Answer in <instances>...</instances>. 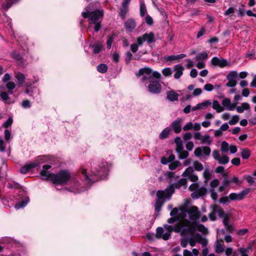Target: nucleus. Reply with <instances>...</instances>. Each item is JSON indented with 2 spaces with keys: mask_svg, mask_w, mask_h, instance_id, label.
<instances>
[{
  "mask_svg": "<svg viewBox=\"0 0 256 256\" xmlns=\"http://www.w3.org/2000/svg\"><path fill=\"white\" fill-rule=\"evenodd\" d=\"M170 129L169 128H165L160 134L159 138L161 140L166 138L169 135Z\"/></svg>",
  "mask_w": 256,
  "mask_h": 256,
  "instance_id": "nucleus-28",
  "label": "nucleus"
},
{
  "mask_svg": "<svg viewBox=\"0 0 256 256\" xmlns=\"http://www.w3.org/2000/svg\"><path fill=\"white\" fill-rule=\"evenodd\" d=\"M211 62L212 64L220 67H224L228 64V62L226 60L220 59L217 57L213 58L211 60Z\"/></svg>",
  "mask_w": 256,
  "mask_h": 256,
  "instance_id": "nucleus-17",
  "label": "nucleus"
},
{
  "mask_svg": "<svg viewBox=\"0 0 256 256\" xmlns=\"http://www.w3.org/2000/svg\"><path fill=\"white\" fill-rule=\"evenodd\" d=\"M162 74L165 76H168L172 74V71L170 68H166L162 70Z\"/></svg>",
  "mask_w": 256,
  "mask_h": 256,
  "instance_id": "nucleus-45",
  "label": "nucleus"
},
{
  "mask_svg": "<svg viewBox=\"0 0 256 256\" xmlns=\"http://www.w3.org/2000/svg\"><path fill=\"white\" fill-rule=\"evenodd\" d=\"M142 76V81L146 84L149 82L148 86V90L152 94H158L161 90V86L158 80H154V78L158 79L160 78V74L157 71H153L148 67L140 68L137 74Z\"/></svg>",
  "mask_w": 256,
  "mask_h": 256,
  "instance_id": "nucleus-3",
  "label": "nucleus"
},
{
  "mask_svg": "<svg viewBox=\"0 0 256 256\" xmlns=\"http://www.w3.org/2000/svg\"><path fill=\"white\" fill-rule=\"evenodd\" d=\"M12 122V118H10L6 122L3 124V126L5 128H7L8 126L11 125Z\"/></svg>",
  "mask_w": 256,
  "mask_h": 256,
  "instance_id": "nucleus-63",
  "label": "nucleus"
},
{
  "mask_svg": "<svg viewBox=\"0 0 256 256\" xmlns=\"http://www.w3.org/2000/svg\"><path fill=\"white\" fill-rule=\"evenodd\" d=\"M145 20L148 25H152L153 24V20L149 15H147L145 18Z\"/></svg>",
  "mask_w": 256,
  "mask_h": 256,
  "instance_id": "nucleus-61",
  "label": "nucleus"
},
{
  "mask_svg": "<svg viewBox=\"0 0 256 256\" xmlns=\"http://www.w3.org/2000/svg\"><path fill=\"white\" fill-rule=\"evenodd\" d=\"M16 86V84L14 82H10L6 84V88H8L9 91L13 90Z\"/></svg>",
  "mask_w": 256,
  "mask_h": 256,
  "instance_id": "nucleus-54",
  "label": "nucleus"
},
{
  "mask_svg": "<svg viewBox=\"0 0 256 256\" xmlns=\"http://www.w3.org/2000/svg\"><path fill=\"white\" fill-rule=\"evenodd\" d=\"M178 157L180 159H184L186 158L188 156V152L186 150H182L180 153H178Z\"/></svg>",
  "mask_w": 256,
  "mask_h": 256,
  "instance_id": "nucleus-49",
  "label": "nucleus"
},
{
  "mask_svg": "<svg viewBox=\"0 0 256 256\" xmlns=\"http://www.w3.org/2000/svg\"><path fill=\"white\" fill-rule=\"evenodd\" d=\"M230 146H229L227 142L225 141L222 142L220 145V150L222 153H225L228 152L230 149Z\"/></svg>",
  "mask_w": 256,
  "mask_h": 256,
  "instance_id": "nucleus-33",
  "label": "nucleus"
},
{
  "mask_svg": "<svg viewBox=\"0 0 256 256\" xmlns=\"http://www.w3.org/2000/svg\"><path fill=\"white\" fill-rule=\"evenodd\" d=\"M180 164L178 161H175L170 164L168 167L170 170H174Z\"/></svg>",
  "mask_w": 256,
  "mask_h": 256,
  "instance_id": "nucleus-46",
  "label": "nucleus"
},
{
  "mask_svg": "<svg viewBox=\"0 0 256 256\" xmlns=\"http://www.w3.org/2000/svg\"><path fill=\"white\" fill-rule=\"evenodd\" d=\"M97 70L100 72L101 73H104L106 72L108 70V66L105 64H100L97 66Z\"/></svg>",
  "mask_w": 256,
  "mask_h": 256,
  "instance_id": "nucleus-37",
  "label": "nucleus"
},
{
  "mask_svg": "<svg viewBox=\"0 0 256 256\" xmlns=\"http://www.w3.org/2000/svg\"><path fill=\"white\" fill-rule=\"evenodd\" d=\"M211 104L212 102L210 100H206L202 103H199V104H200V106L201 107V109L204 107H207Z\"/></svg>",
  "mask_w": 256,
  "mask_h": 256,
  "instance_id": "nucleus-51",
  "label": "nucleus"
},
{
  "mask_svg": "<svg viewBox=\"0 0 256 256\" xmlns=\"http://www.w3.org/2000/svg\"><path fill=\"white\" fill-rule=\"evenodd\" d=\"M193 124L192 122H188L184 127L183 130H188L192 128Z\"/></svg>",
  "mask_w": 256,
  "mask_h": 256,
  "instance_id": "nucleus-53",
  "label": "nucleus"
},
{
  "mask_svg": "<svg viewBox=\"0 0 256 256\" xmlns=\"http://www.w3.org/2000/svg\"><path fill=\"white\" fill-rule=\"evenodd\" d=\"M198 188V184L197 183H194L192 184L190 186H189V190L191 192L196 191V190Z\"/></svg>",
  "mask_w": 256,
  "mask_h": 256,
  "instance_id": "nucleus-58",
  "label": "nucleus"
},
{
  "mask_svg": "<svg viewBox=\"0 0 256 256\" xmlns=\"http://www.w3.org/2000/svg\"><path fill=\"white\" fill-rule=\"evenodd\" d=\"M138 44H133L130 45V50L133 53L136 52L138 50Z\"/></svg>",
  "mask_w": 256,
  "mask_h": 256,
  "instance_id": "nucleus-55",
  "label": "nucleus"
},
{
  "mask_svg": "<svg viewBox=\"0 0 256 256\" xmlns=\"http://www.w3.org/2000/svg\"><path fill=\"white\" fill-rule=\"evenodd\" d=\"M182 119L177 118L170 124L172 129L176 134L180 133L182 130Z\"/></svg>",
  "mask_w": 256,
  "mask_h": 256,
  "instance_id": "nucleus-14",
  "label": "nucleus"
},
{
  "mask_svg": "<svg viewBox=\"0 0 256 256\" xmlns=\"http://www.w3.org/2000/svg\"><path fill=\"white\" fill-rule=\"evenodd\" d=\"M222 107L226 110L232 111L234 110L237 105V102L232 103L229 98H224L222 101Z\"/></svg>",
  "mask_w": 256,
  "mask_h": 256,
  "instance_id": "nucleus-13",
  "label": "nucleus"
},
{
  "mask_svg": "<svg viewBox=\"0 0 256 256\" xmlns=\"http://www.w3.org/2000/svg\"><path fill=\"white\" fill-rule=\"evenodd\" d=\"M212 108L216 111L217 112H220L224 110V108L220 105L218 100H214L212 104Z\"/></svg>",
  "mask_w": 256,
  "mask_h": 256,
  "instance_id": "nucleus-24",
  "label": "nucleus"
},
{
  "mask_svg": "<svg viewBox=\"0 0 256 256\" xmlns=\"http://www.w3.org/2000/svg\"><path fill=\"white\" fill-rule=\"evenodd\" d=\"M235 8L232 7L229 8L224 13V14L230 17L232 16L234 13Z\"/></svg>",
  "mask_w": 256,
  "mask_h": 256,
  "instance_id": "nucleus-43",
  "label": "nucleus"
},
{
  "mask_svg": "<svg viewBox=\"0 0 256 256\" xmlns=\"http://www.w3.org/2000/svg\"><path fill=\"white\" fill-rule=\"evenodd\" d=\"M236 108L237 112L238 113H242L244 110H248L250 109V104L248 102H243L240 106Z\"/></svg>",
  "mask_w": 256,
  "mask_h": 256,
  "instance_id": "nucleus-22",
  "label": "nucleus"
},
{
  "mask_svg": "<svg viewBox=\"0 0 256 256\" xmlns=\"http://www.w3.org/2000/svg\"><path fill=\"white\" fill-rule=\"evenodd\" d=\"M223 219V224L224 226H228L229 224V219L230 218V216L228 214H226L222 218Z\"/></svg>",
  "mask_w": 256,
  "mask_h": 256,
  "instance_id": "nucleus-48",
  "label": "nucleus"
},
{
  "mask_svg": "<svg viewBox=\"0 0 256 256\" xmlns=\"http://www.w3.org/2000/svg\"><path fill=\"white\" fill-rule=\"evenodd\" d=\"M172 232L179 233L182 236V224L177 223L174 226L164 224L163 228L158 227L156 228V236L158 238L166 240L170 238Z\"/></svg>",
  "mask_w": 256,
  "mask_h": 256,
  "instance_id": "nucleus-5",
  "label": "nucleus"
},
{
  "mask_svg": "<svg viewBox=\"0 0 256 256\" xmlns=\"http://www.w3.org/2000/svg\"><path fill=\"white\" fill-rule=\"evenodd\" d=\"M219 184V180L218 179H214L210 183V188L209 192L210 194V196L212 200H216L217 199L218 194L215 192L214 188H216Z\"/></svg>",
  "mask_w": 256,
  "mask_h": 256,
  "instance_id": "nucleus-12",
  "label": "nucleus"
},
{
  "mask_svg": "<svg viewBox=\"0 0 256 256\" xmlns=\"http://www.w3.org/2000/svg\"><path fill=\"white\" fill-rule=\"evenodd\" d=\"M48 165L43 166V169L40 172V176L42 179L44 180H48Z\"/></svg>",
  "mask_w": 256,
  "mask_h": 256,
  "instance_id": "nucleus-23",
  "label": "nucleus"
},
{
  "mask_svg": "<svg viewBox=\"0 0 256 256\" xmlns=\"http://www.w3.org/2000/svg\"><path fill=\"white\" fill-rule=\"evenodd\" d=\"M186 183L187 180L186 178H181L178 182L174 184L172 186H171L170 187L172 186L174 190V188H179L182 186L184 187V188H186L187 186Z\"/></svg>",
  "mask_w": 256,
  "mask_h": 256,
  "instance_id": "nucleus-21",
  "label": "nucleus"
},
{
  "mask_svg": "<svg viewBox=\"0 0 256 256\" xmlns=\"http://www.w3.org/2000/svg\"><path fill=\"white\" fill-rule=\"evenodd\" d=\"M201 142L203 144H210L212 142L210 137L208 135H204L202 136L201 138Z\"/></svg>",
  "mask_w": 256,
  "mask_h": 256,
  "instance_id": "nucleus-34",
  "label": "nucleus"
},
{
  "mask_svg": "<svg viewBox=\"0 0 256 256\" xmlns=\"http://www.w3.org/2000/svg\"><path fill=\"white\" fill-rule=\"evenodd\" d=\"M140 16L142 17L146 14L147 10H146L144 2L143 1L140 0Z\"/></svg>",
  "mask_w": 256,
  "mask_h": 256,
  "instance_id": "nucleus-30",
  "label": "nucleus"
},
{
  "mask_svg": "<svg viewBox=\"0 0 256 256\" xmlns=\"http://www.w3.org/2000/svg\"><path fill=\"white\" fill-rule=\"evenodd\" d=\"M213 208L214 211L220 218L226 214L222 208L218 205H214Z\"/></svg>",
  "mask_w": 256,
  "mask_h": 256,
  "instance_id": "nucleus-26",
  "label": "nucleus"
},
{
  "mask_svg": "<svg viewBox=\"0 0 256 256\" xmlns=\"http://www.w3.org/2000/svg\"><path fill=\"white\" fill-rule=\"evenodd\" d=\"M136 22L132 18L128 19L124 23V26L126 30L132 32L136 26Z\"/></svg>",
  "mask_w": 256,
  "mask_h": 256,
  "instance_id": "nucleus-16",
  "label": "nucleus"
},
{
  "mask_svg": "<svg viewBox=\"0 0 256 256\" xmlns=\"http://www.w3.org/2000/svg\"><path fill=\"white\" fill-rule=\"evenodd\" d=\"M238 251L242 254V256H248L246 252L248 251V249L244 248H240Z\"/></svg>",
  "mask_w": 256,
  "mask_h": 256,
  "instance_id": "nucleus-64",
  "label": "nucleus"
},
{
  "mask_svg": "<svg viewBox=\"0 0 256 256\" xmlns=\"http://www.w3.org/2000/svg\"><path fill=\"white\" fill-rule=\"evenodd\" d=\"M82 16L84 18H88L90 22V28L93 27L96 32H98L101 26L104 11L102 10H96L93 11H88L82 12Z\"/></svg>",
  "mask_w": 256,
  "mask_h": 256,
  "instance_id": "nucleus-4",
  "label": "nucleus"
},
{
  "mask_svg": "<svg viewBox=\"0 0 256 256\" xmlns=\"http://www.w3.org/2000/svg\"><path fill=\"white\" fill-rule=\"evenodd\" d=\"M210 152L211 150L208 146L198 147L195 149L194 154L197 157L208 156L210 155Z\"/></svg>",
  "mask_w": 256,
  "mask_h": 256,
  "instance_id": "nucleus-11",
  "label": "nucleus"
},
{
  "mask_svg": "<svg viewBox=\"0 0 256 256\" xmlns=\"http://www.w3.org/2000/svg\"><path fill=\"white\" fill-rule=\"evenodd\" d=\"M178 94L173 90L166 92V98L170 102L178 100Z\"/></svg>",
  "mask_w": 256,
  "mask_h": 256,
  "instance_id": "nucleus-19",
  "label": "nucleus"
},
{
  "mask_svg": "<svg viewBox=\"0 0 256 256\" xmlns=\"http://www.w3.org/2000/svg\"><path fill=\"white\" fill-rule=\"evenodd\" d=\"M47 160V157L44 156H38L36 159L34 161V162H38V166L40 164L44 162Z\"/></svg>",
  "mask_w": 256,
  "mask_h": 256,
  "instance_id": "nucleus-40",
  "label": "nucleus"
},
{
  "mask_svg": "<svg viewBox=\"0 0 256 256\" xmlns=\"http://www.w3.org/2000/svg\"><path fill=\"white\" fill-rule=\"evenodd\" d=\"M132 54L130 52H128L126 53L125 60L127 64H129L130 60H132Z\"/></svg>",
  "mask_w": 256,
  "mask_h": 256,
  "instance_id": "nucleus-52",
  "label": "nucleus"
},
{
  "mask_svg": "<svg viewBox=\"0 0 256 256\" xmlns=\"http://www.w3.org/2000/svg\"><path fill=\"white\" fill-rule=\"evenodd\" d=\"M26 166V167L28 168V169L30 171L32 169L38 166V162H32L27 164Z\"/></svg>",
  "mask_w": 256,
  "mask_h": 256,
  "instance_id": "nucleus-50",
  "label": "nucleus"
},
{
  "mask_svg": "<svg viewBox=\"0 0 256 256\" xmlns=\"http://www.w3.org/2000/svg\"><path fill=\"white\" fill-rule=\"evenodd\" d=\"M194 146V143L191 141L188 142L186 146V148L189 151H191L192 150Z\"/></svg>",
  "mask_w": 256,
  "mask_h": 256,
  "instance_id": "nucleus-59",
  "label": "nucleus"
},
{
  "mask_svg": "<svg viewBox=\"0 0 256 256\" xmlns=\"http://www.w3.org/2000/svg\"><path fill=\"white\" fill-rule=\"evenodd\" d=\"M128 12V6H126L122 5V7L120 8V14L122 18H124Z\"/></svg>",
  "mask_w": 256,
  "mask_h": 256,
  "instance_id": "nucleus-36",
  "label": "nucleus"
},
{
  "mask_svg": "<svg viewBox=\"0 0 256 256\" xmlns=\"http://www.w3.org/2000/svg\"><path fill=\"white\" fill-rule=\"evenodd\" d=\"M232 163L235 166H239L240 162V160L238 158H235L232 159Z\"/></svg>",
  "mask_w": 256,
  "mask_h": 256,
  "instance_id": "nucleus-62",
  "label": "nucleus"
},
{
  "mask_svg": "<svg viewBox=\"0 0 256 256\" xmlns=\"http://www.w3.org/2000/svg\"><path fill=\"white\" fill-rule=\"evenodd\" d=\"M212 156L220 164H227L230 160V158L227 155L224 154L223 153L220 154L217 150H214L212 152Z\"/></svg>",
  "mask_w": 256,
  "mask_h": 256,
  "instance_id": "nucleus-8",
  "label": "nucleus"
},
{
  "mask_svg": "<svg viewBox=\"0 0 256 256\" xmlns=\"http://www.w3.org/2000/svg\"><path fill=\"white\" fill-rule=\"evenodd\" d=\"M186 56V55L184 54H178V55H172V56H168V58H166V60H167L172 61V60L184 58Z\"/></svg>",
  "mask_w": 256,
  "mask_h": 256,
  "instance_id": "nucleus-31",
  "label": "nucleus"
},
{
  "mask_svg": "<svg viewBox=\"0 0 256 256\" xmlns=\"http://www.w3.org/2000/svg\"><path fill=\"white\" fill-rule=\"evenodd\" d=\"M245 14V10L244 8V6L242 5L238 8V14L240 16L242 17Z\"/></svg>",
  "mask_w": 256,
  "mask_h": 256,
  "instance_id": "nucleus-56",
  "label": "nucleus"
},
{
  "mask_svg": "<svg viewBox=\"0 0 256 256\" xmlns=\"http://www.w3.org/2000/svg\"><path fill=\"white\" fill-rule=\"evenodd\" d=\"M182 176L187 178L188 180L192 182H196L198 177L196 174L194 173V169L192 167H188L182 174Z\"/></svg>",
  "mask_w": 256,
  "mask_h": 256,
  "instance_id": "nucleus-10",
  "label": "nucleus"
},
{
  "mask_svg": "<svg viewBox=\"0 0 256 256\" xmlns=\"http://www.w3.org/2000/svg\"><path fill=\"white\" fill-rule=\"evenodd\" d=\"M93 52L95 54H98L102 50V46L100 44H96L92 46Z\"/></svg>",
  "mask_w": 256,
  "mask_h": 256,
  "instance_id": "nucleus-39",
  "label": "nucleus"
},
{
  "mask_svg": "<svg viewBox=\"0 0 256 256\" xmlns=\"http://www.w3.org/2000/svg\"><path fill=\"white\" fill-rule=\"evenodd\" d=\"M194 169L197 171H201L204 169L202 164L198 161L194 162Z\"/></svg>",
  "mask_w": 256,
  "mask_h": 256,
  "instance_id": "nucleus-41",
  "label": "nucleus"
},
{
  "mask_svg": "<svg viewBox=\"0 0 256 256\" xmlns=\"http://www.w3.org/2000/svg\"><path fill=\"white\" fill-rule=\"evenodd\" d=\"M28 202V200H26V201H22V202H19L18 203L16 204L15 205L14 208L16 209H17V210L19 209L20 208H23V207L25 206L26 205Z\"/></svg>",
  "mask_w": 256,
  "mask_h": 256,
  "instance_id": "nucleus-47",
  "label": "nucleus"
},
{
  "mask_svg": "<svg viewBox=\"0 0 256 256\" xmlns=\"http://www.w3.org/2000/svg\"><path fill=\"white\" fill-rule=\"evenodd\" d=\"M172 216V218H170L168 219V223H169V224H173L176 220L179 221V222L178 223H180V224H182L183 223L182 220L178 219V214H176V215H175L174 216Z\"/></svg>",
  "mask_w": 256,
  "mask_h": 256,
  "instance_id": "nucleus-35",
  "label": "nucleus"
},
{
  "mask_svg": "<svg viewBox=\"0 0 256 256\" xmlns=\"http://www.w3.org/2000/svg\"><path fill=\"white\" fill-rule=\"evenodd\" d=\"M207 190L204 187H202L196 191H194L192 194L191 196L192 198L197 199L200 196L206 194Z\"/></svg>",
  "mask_w": 256,
  "mask_h": 256,
  "instance_id": "nucleus-15",
  "label": "nucleus"
},
{
  "mask_svg": "<svg viewBox=\"0 0 256 256\" xmlns=\"http://www.w3.org/2000/svg\"><path fill=\"white\" fill-rule=\"evenodd\" d=\"M173 193L174 190L172 186L166 188L164 190H158L156 193L158 200L155 204V210L159 212L162 204V200H164L166 198L170 199Z\"/></svg>",
  "mask_w": 256,
  "mask_h": 256,
  "instance_id": "nucleus-6",
  "label": "nucleus"
},
{
  "mask_svg": "<svg viewBox=\"0 0 256 256\" xmlns=\"http://www.w3.org/2000/svg\"><path fill=\"white\" fill-rule=\"evenodd\" d=\"M191 236L188 238V243L192 246H194L196 242H198V239L202 238V236L200 234H196L194 235Z\"/></svg>",
  "mask_w": 256,
  "mask_h": 256,
  "instance_id": "nucleus-20",
  "label": "nucleus"
},
{
  "mask_svg": "<svg viewBox=\"0 0 256 256\" xmlns=\"http://www.w3.org/2000/svg\"><path fill=\"white\" fill-rule=\"evenodd\" d=\"M178 214V219L182 220V236L193 234L196 230L204 234L208 233V229L200 224L201 212L196 206H191L185 209L174 208L170 212L171 216Z\"/></svg>",
  "mask_w": 256,
  "mask_h": 256,
  "instance_id": "nucleus-2",
  "label": "nucleus"
},
{
  "mask_svg": "<svg viewBox=\"0 0 256 256\" xmlns=\"http://www.w3.org/2000/svg\"><path fill=\"white\" fill-rule=\"evenodd\" d=\"M238 76V73L236 72H230L226 76L228 80V82L226 84V86L231 88L235 86L237 84L236 78Z\"/></svg>",
  "mask_w": 256,
  "mask_h": 256,
  "instance_id": "nucleus-9",
  "label": "nucleus"
},
{
  "mask_svg": "<svg viewBox=\"0 0 256 256\" xmlns=\"http://www.w3.org/2000/svg\"><path fill=\"white\" fill-rule=\"evenodd\" d=\"M22 106L24 108H29L30 107V102L28 100H24L22 104Z\"/></svg>",
  "mask_w": 256,
  "mask_h": 256,
  "instance_id": "nucleus-57",
  "label": "nucleus"
},
{
  "mask_svg": "<svg viewBox=\"0 0 256 256\" xmlns=\"http://www.w3.org/2000/svg\"><path fill=\"white\" fill-rule=\"evenodd\" d=\"M16 78L18 80V84L20 86H22V84L24 82V80H25L24 75L20 72H17L16 74Z\"/></svg>",
  "mask_w": 256,
  "mask_h": 256,
  "instance_id": "nucleus-32",
  "label": "nucleus"
},
{
  "mask_svg": "<svg viewBox=\"0 0 256 256\" xmlns=\"http://www.w3.org/2000/svg\"><path fill=\"white\" fill-rule=\"evenodd\" d=\"M208 58V54L206 52L198 54L196 57V60H206Z\"/></svg>",
  "mask_w": 256,
  "mask_h": 256,
  "instance_id": "nucleus-42",
  "label": "nucleus"
},
{
  "mask_svg": "<svg viewBox=\"0 0 256 256\" xmlns=\"http://www.w3.org/2000/svg\"><path fill=\"white\" fill-rule=\"evenodd\" d=\"M114 40V35H111L108 36V38L106 42V46L108 49H110L112 47V42Z\"/></svg>",
  "mask_w": 256,
  "mask_h": 256,
  "instance_id": "nucleus-44",
  "label": "nucleus"
},
{
  "mask_svg": "<svg viewBox=\"0 0 256 256\" xmlns=\"http://www.w3.org/2000/svg\"><path fill=\"white\" fill-rule=\"evenodd\" d=\"M204 89L208 92H211L214 89L213 86L210 84H207L204 86Z\"/></svg>",
  "mask_w": 256,
  "mask_h": 256,
  "instance_id": "nucleus-60",
  "label": "nucleus"
},
{
  "mask_svg": "<svg viewBox=\"0 0 256 256\" xmlns=\"http://www.w3.org/2000/svg\"><path fill=\"white\" fill-rule=\"evenodd\" d=\"M110 165L105 162L100 164L98 168L90 170L82 167L79 174L84 178L85 186H82L74 176L66 170H60L56 174H49V180L55 185L57 190L66 184L65 188L68 191L74 194L84 192L94 182L100 179H104L108 174Z\"/></svg>",
  "mask_w": 256,
  "mask_h": 256,
  "instance_id": "nucleus-1",
  "label": "nucleus"
},
{
  "mask_svg": "<svg viewBox=\"0 0 256 256\" xmlns=\"http://www.w3.org/2000/svg\"><path fill=\"white\" fill-rule=\"evenodd\" d=\"M203 176L204 178V182L205 184H206L211 176V172L208 168H206L204 169L203 172Z\"/></svg>",
  "mask_w": 256,
  "mask_h": 256,
  "instance_id": "nucleus-29",
  "label": "nucleus"
},
{
  "mask_svg": "<svg viewBox=\"0 0 256 256\" xmlns=\"http://www.w3.org/2000/svg\"><path fill=\"white\" fill-rule=\"evenodd\" d=\"M239 119H240L239 116H238V115H234V116H232L231 120H229L228 124L230 125H232H232H234L236 123H238V122L239 120Z\"/></svg>",
  "mask_w": 256,
  "mask_h": 256,
  "instance_id": "nucleus-38",
  "label": "nucleus"
},
{
  "mask_svg": "<svg viewBox=\"0 0 256 256\" xmlns=\"http://www.w3.org/2000/svg\"><path fill=\"white\" fill-rule=\"evenodd\" d=\"M215 251L220 254L224 251V245L220 243L218 240L214 244Z\"/></svg>",
  "mask_w": 256,
  "mask_h": 256,
  "instance_id": "nucleus-27",
  "label": "nucleus"
},
{
  "mask_svg": "<svg viewBox=\"0 0 256 256\" xmlns=\"http://www.w3.org/2000/svg\"><path fill=\"white\" fill-rule=\"evenodd\" d=\"M175 74L174 77L176 79H179L183 74L184 67L180 64H176L174 68Z\"/></svg>",
  "mask_w": 256,
  "mask_h": 256,
  "instance_id": "nucleus-18",
  "label": "nucleus"
},
{
  "mask_svg": "<svg viewBox=\"0 0 256 256\" xmlns=\"http://www.w3.org/2000/svg\"><path fill=\"white\" fill-rule=\"evenodd\" d=\"M241 151V156L243 159L247 160L248 159L251 154V152L248 148H242L240 150Z\"/></svg>",
  "mask_w": 256,
  "mask_h": 256,
  "instance_id": "nucleus-25",
  "label": "nucleus"
},
{
  "mask_svg": "<svg viewBox=\"0 0 256 256\" xmlns=\"http://www.w3.org/2000/svg\"><path fill=\"white\" fill-rule=\"evenodd\" d=\"M154 42L155 36L152 32H146L142 36H138L136 40V42L140 46H142L144 42H146L148 44H150Z\"/></svg>",
  "mask_w": 256,
  "mask_h": 256,
  "instance_id": "nucleus-7",
  "label": "nucleus"
}]
</instances>
